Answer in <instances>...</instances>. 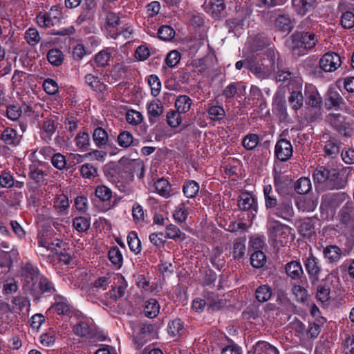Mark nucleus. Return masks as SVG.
<instances>
[{
	"label": "nucleus",
	"instance_id": "ddd939ff",
	"mask_svg": "<svg viewBox=\"0 0 354 354\" xmlns=\"http://www.w3.org/2000/svg\"><path fill=\"white\" fill-rule=\"evenodd\" d=\"M153 330V325L147 322L141 324L139 332H138L133 337L134 342L138 345V347L142 346V345L146 343L149 339H150Z\"/></svg>",
	"mask_w": 354,
	"mask_h": 354
},
{
	"label": "nucleus",
	"instance_id": "680f3d73",
	"mask_svg": "<svg viewBox=\"0 0 354 354\" xmlns=\"http://www.w3.org/2000/svg\"><path fill=\"white\" fill-rule=\"evenodd\" d=\"M209 5V11L214 16L219 15L225 8L224 0H211Z\"/></svg>",
	"mask_w": 354,
	"mask_h": 354
},
{
	"label": "nucleus",
	"instance_id": "b1692460",
	"mask_svg": "<svg viewBox=\"0 0 354 354\" xmlns=\"http://www.w3.org/2000/svg\"><path fill=\"white\" fill-rule=\"evenodd\" d=\"M118 145L123 148H128L131 146H136L138 141L134 139L132 133L128 131H123L119 133L117 139Z\"/></svg>",
	"mask_w": 354,
	"mask_h": 354
},
{
	"label": "nucleus",
	"instance_id": "37998d69",
	"mask_svg": "<svg viewBox=\"0 0 354 354\" xmlns=\"http://www.w3.org/2000/svg\"><path fill=\"white\" fill-rule=\"evenodd\" d=\"M266 261L264 253L261 250H256L250 256L251 265L256 268H262Z\"/></svg>",
	"mask_w": 354,
	"mask_h": 354
},
{
	"label": "nucleus",
	"instance_id": "aec40b11",
	"mask_svg": "<svg viewBox=\"0 0 354 354\" xmlns=\"http://www.w3.org/2000/svg\"><path fill=\"white\" fill-rule=\"evenodd\" d=\"M306 95L309 106L315 108L321 106L322 98L315 87L310 86L306 88Z\"/></svg>",
	"mask_w": 354,
	"mask_h": 354
},
{
	"label": "nucleus",
	"instance_id": "bf43d9fd",
	"mask_svg": "<svg viewBox=\"0 0 354 354\" xmlns=\"http://www.w3.org/2000/svg\"><path fill=\"white\" fill-rule=\"evenodd\" d=\"M187 210L185 207V203H182L178 205L176 209H175L173 216L174 219L180 223H182L185 221L187 218Z\"/></svg>",
	"mask_w": 354,
	"mask_h": 354
},
{
	"label": "nucleus",
	"instance_id": "1a4fd4ad",
	"mask_svg": "<svg viewBox=\"0 0 354 354\" xmlns=\"http://www.w3.org/2000/svg\"><path fill=\"white\" fill-rule=\"evenodd\" d=\"M340 65V57L335 53H327L319 60V67L325 72L335 71Z\"/></svg>",
	"mask_w": 354,
	"mask_h": 354
},
{
	"label": "nucleus",
	"instance_id": "473e14b6",
	"mask_svg": "<svg viewBox=\"0 0 354 354\" xmlns=\"http://www.w3.org/2000/svg\"><path fill=\"white\" fill-rule=\"evenodd\" d=\"M286 272L293 279H299L304 273L301 265L299 262L295 261L286 264Z\"/></svg>",
	"mask_w": 354,
	"mask_h": 354
},
{
	"label": "nucleus",
	"instance_id": "72a5a7b5",
	"mask_svg": "<svg viewBox=\"0 0 354 354\" xmlns=\"http://www.w3.org/2000/svg\"><path fill=\"white\" fill-rule=\"evenodd\" d=\"M160 306L155 299H149L145 303L144 314L149 318L156 317L159 313Z\"/></svg>",
	"mask_w": 354,
	"mask_h": 354
},
{
	"label": "nucleus",
	"instance_id": "774afa93",
	"mask_svg": "<svg viewBox=\"0 0 354 354\" xmlns=\"http://www.w3.org/2000/svg\"><path fill=\"white\" fill-rule=\"evenodd\" d=\"M343 347L345 354H354V335H346Z\"/></svg>",
	"mask_w": 354,
	"mask_h": 354
},
{
	"label": "nucleus",
	"instance_id": "f03ea898",
	"mask_svg": "<svg viewBox=\"0 0 354 354\" xmlns=\"http://www.w3.org/2000/svg\"><path fill=\"white\" fill-rule=\"evenodd\" d=\"M315 182L322 184L325 189H340L345 187L347 181L339 176V172L334 168L320 166L313 174Z\"/></svg>",
	"mask_w": 354,
	"mask_h": 354
},
{
	"label": "nucleus",
	"instance_id": "393cba45",
	"mask_svg": "<svg viewBox=\"0 0 354 354\" xmlns=\"http://www.w3.org/2000/svg\"><path fill=\"white\" fill-rule=\"evenodd\" d=\"M245 238H238L236 239L232 247V255L234 259L241 261L243 259L245 254Z\"/></svg>",
	"mask_w": 354,
	"mask_h": 354
},
{
	"label": "nucleus",
	"instance_id": "0eeeda50",
	"mask_svg": "<svg viewBox=\"0 0 354 354\" xmlns=\"http://www.w3.org/2000/svg\"><path fill=\"white\" fill-rule=\"evenodd\" d=\"M344 192L326 193L322 195L320 208L335 210L348 198Z\"/></svg>",
	"mask_w": 354,
	"mask_h": 354
},
{
	"label": "nucleus",
	"instance_id": "f704fd0d",
	"mask_svg": "<svg viewBox=\"0 0 354 354\" xmlns=\"http://www.w3.org/2000/svg\"><path fill=\"white\" fill-rule=\"evenodd\" d=\"M296 205L299 210L303 212H310L315 209L317 206V202L311 198H302L297 201Z\"/></svg>",
	"mask_w": 354,
	"mask_h": 354
},
{
	"label": "nucleus",
	"instance_id": "58836bf2",
	"mask_svg": "<svg viewBox=\"0 0 354 354\" xmlns=\"http://www.w3.org/2000/svg\"><path fill=\"white\" fill-rule=\"evenodd\" d=\"M154 185L156 192L160 196L168 198L171 195V186L167 180L160 178L155 182Z\"/></svg>",
	"mask_w": 354,
	"mask_h": 354
},
{
	"label": "nucleus",
	"instance_id": "13d9d810",
	"mask_svg": "<svg viewBox=\"0 0 354 354\" xmlns=\"http://www.w3.org/2000/svg\"><path fill=\"white\" fill-rule=\"evenodd\" d=\"M73 225L77 231L83 232L88 230L90 221L85 217L79 216L73 219Z\"/></svg>",
	"mask_w": 354,
	"mask_h": 354
},
{
	"label": "nucleus",
	"instance_id": "412c9836",
	"mask_svg": "<svg viewBox=\"0 0 354 354\" xmlns=\"http://www.w3.org/2000/svg\"><path fill=\"white\" fill-rule=\"evenodd\" d=\"M207 306L212 311L218 310L226 305V301L221 299L213 292H208L206 296Z\"/></svg>",
	"mask_w": 354,
	"mask_h": 354
},
{
	"label": "nucleus",
	"instance_id": "2eb2a0df",
	"mask_svg": "<svg viewBox=\"0 0 354 354\" xmlns=\"http://www.w3.org/2000/svg\"><path fill=\"white\" fill-rule=\"evenodd\" d=\"M0 139L4 145L12 147H17L20 142V137L17 131L9 127L2 131Z\"/></svg>",
	"mask_w": 354,
	"mask_h": 354
},
{
	"label": "nucleus",
	"instance_id": "de8ad7c7",
	"mask_svg": "<svg viewBox=\"0 0 354 354\" xmlns=\"http://www.w3.org/2000/svg\"><path fill=\"white\" fill-rule=\"evenodd\" d=\"M148 113L149 114V121L152 122L151 117L158 118L163 112V108L161 102L159 100H153L147 107Z\"/></svg>",
	"mask_w": 354,
	"mask_h": 354
},
{
	"label": "nucleus",
	"instance_id": "5fc2aeb1",
	"mask_svg": "<svg viewBox=\"0 0 354 354\" xmlns=\"http://www.w3.org/2000/svg\"><path fill=\"white\" fill-rule=\"evenodd\" d=\"M25 39L29 45L34 46L39 42L41 37L36 28H30L25 32Z\"/></svg>",
	"mask_w": 354,
	"mask_h": 354
},
{
	"label": "nucleus",
	"instance_id": "a18cd8bd",
	"mask_svg": "<svg viewBox=\"0 0 354 354\" xmlns=\"http://www.w3.org/2000/svg\"><path fill=\"white\" fill-rule=\"evenodd\" d=\"M127 242L131 252L138 254L141 250L140 241L135 232H130L127 236Z\"/></svg>",
	"mask_w": 354,
	"mask_h": 354
},
{
	"label": "nucleus",
	"instance_id": "39448f33",
	"mask_svg": "<svg viewBox=\"0 0 354 354\" xmlns=\"http://www.w3.org/2000/svg\"><path fill=\"white\" fill-rule=\"evenodd\" d=\"M73 332L75 335L86 339H97L102 341L106 337L104 335L99 334L93 322L88 319L80 320L74 326Z\"/></svg>",
	"mask_w": 354,
	"mask_h": 354
},
{
	"label": "nucleus",
	"instance_id": "423d86ee",
	"mask_svg": "<svg viewBox=\"0 0 354 354\" xmlns=\"http://www.w3.org/2000/svg\"><path fill=\"white\" fill-rule=\"evenodd\" d=\"M42 276L38 268L30 262L23 264L21 267V280L24 286L29 290L33 289Z\"/></svg>",
	"mask_w": 354,
	"mask_h": 354
},
{
	"label": "nucleus",
	"instance_id": "052dcab7",
	"mask_svg": "<svg viewBox=\"0 0 354 354\" xmlns=\"http://www.w3.org/2000/svg\"><path fill=\"white\" fill-rule=\"evenodd\" d=\"M142 120V115L139 111L131 109L129 110L126 113V120L130 124H139Z\"/></svg>",
	"mask_w": 354,
	"mask_h": 354
},
{
	"label": "nucleus",
	"instance_id": "cd10ccee",
	"mask_svg": "<svg viewBox=\"0 0 354 354\" xmlns=\"http://www.w3.org/2000/svg\"><path fill=\"white\" fill-rule=\"evenodd\" d=\"M75 143L77 149L81 151L90 150V136L86 132H80L75 138Z\"/></svg>",
	"mask_w": 354,
	"mask_h": 354
},
{
	"label": "nucleus",
	"instance_id": "7ed1b4c3",
	"mask_svg": "<svg viewBox=\"0 0 354 354\" xmlns=\"http://www.w3.org/2000/svg\"><path fill=\"white\" fill-rule=\"evenodd\" d=\"M268 57H270L269 60L270 66L265 65L262 60L257 57H251L246 59V68L254 74L256 77L260 80L268 78L272 73L274 64V53L268 49L266 50Z\"/></svg>",
	"mask_w": 354,
	"mask_h": 354
},
{
	"label": "nucleus",
	"instance_id": "4468645a",
	"mask_svg": "<svg viewBox=\"0 0 354 354\" xmlns=\"http://www.w3.org/2000/svg\"><path fill=\"white\" fill-rule=\"evenodd\" d=\"M344 104V99L339 93L335 89H330L326 95L325 105L327 109H338Z\"/></svg>",
	"mask_w": 354,
	"mask_h": 354
},
{
	"label": "nucleus",
	"instance_id": "f257e3e1",
	"mask_svg": "<svg viewBox=\"0 0 354 354\" xmlns=\"http://www.w3.org/2000/svg\"><path fill=\"white\" fill-rule=\"evenodd\" d=\"M316 26V22L310 17H308L301 22L298 30L291 36L294 50L300 47L305 50H310L315 46L318 38L315 33L310 31V29Z\"/></svg>",
	"mask_w": 354,
	"mask_h": 354
},
{
	"label": "nucleus",
	"instance_id": "79ce46f5",
	"mask_svg": "<svg viewBox=\"0 0 354 354\" xmlns=\"http://www.w3.org/2000/svg\"><path fill=\"white\" fill-rule=\"evenodd\" d=\"M47 59L51 64L59 66L64 60V55L60 50L53 48L48 52Z\"/></svg>",
	"mask_w": 354,
	"mask_h": 354
},
{
	"label": "nucleus",
	"instance_id": "2f4dec72",
	"mask_svg": "<svg viewBox=\"0 0 354 354\" xmlns=\"http://www.w3.org/2000/svg\"><path fill=\"white\" fill-rule=\"evenodd\" d=\"M199 185L194 180H189L184 183L183 192L187 198H194L199 192Z\"/></svg>",
	"mask_w": 354,
	"mask_h": 354
},
{
	"label": "nucleus",
	"instance_id": "6ab92c4d",
	"mask_svg": "<svg viewBox=\"0 0 354 354\" xmlns=\"http://www.w3.org/2000/svg\"><path fill=\"white\" fill-rule=\"evenodd\" d=\"M84 81L86 85L94 91L102 93L106 88V85L101 81V79L91 73L85 75Z\"/></svg>",
	"mask_w": 354,
	"mask_h": 354
},
{
	"label": "nucleus",
	"instance_id": "e2e57ef3",
	"mask_svg": "<svg viewBox=\"0 0 354 354\" xmlns=\"http://www.w3.org/2000/svg\"><path fill=\"white\" fill-rule=\"evenodd\" d=\"M340 22L344 28H353L354 26V14L350 11L345 12L341 17Z\"/></svg>",
	"mask_w": 354,
	"mask_h": 354
},
{
	"label": "nucleus",
	"instance_id": "8fccbe9b",
	"mask_svg": "<svg viewBox=\"0 0 354 354\" xmlns=\"http://www.w3.org/2000/svg\"><path fill=\"white\" fill-rule=\"evenodd\" d=\"M209 118L211 120L218 121L222 120L225 115L224 109L221 106H212L207 110Z\"/></svg>",
	"mask_w": 354,
	"mask_h": 354
},
{
	"label": "nucleus",
	"instance_id": "4d7b16f0",
	"mask_svg": "<svg viewBox=\"0 0 354 354\" xmlns=\"http://www.w3.org/2000/svg\"><path fill=\"white\" fill-rule=\"evenodd\" d=\"M148 84L151 87V95L154 97L159 95L161 90V82L156 75H151L148 78Z\"/></svg>",
	"mask_w": 354,
	"mask_h": 354
},
{
	"label": "nucleus",
	"instance_id": "69168bd1",
	"mask_svg": "<svg viewBox=\"0 0 354 354\" xmlns=\"http://www.w3.org/2000/svg\"><path fill=\"white\" fill-rule=\"evenodd\" d=\"M80 172L83 177L91 179L97 174L96 168L91 163H86L81 166Z\"/></svg>",
	"mask_w": 354,
	"mask_h": 354
},
{
	"label": "nucleus",
	"instance_id": "c03bdc74",
	"mask_svg": "<svg viewBox=\"0 0 354 354\" xmlns=\"http://www.w3.org/2000/svg\"><path fill=\"white\" fill-rule=\"evenodd\" d=\"M110 57L111 55L108 50H102L95 55L91 62L95 63L97 67H104L108 65Z\"/></svg>",
	"mask_w": 354,
	"mask_h": 354
},
{
	"label": "nucleus",
	"instance_id": "e433bc0d",
	"mask_svg": "<svg viewBox=\"0 0 354 354\" xmlns=\"http://www.w3.org/2000/svg\"><path fill=\"white\" fill-rule=\"evenodd\" d=\"M168 333L172 336H181L185 333L184 324L180 319H175L168 324Z\"/></svg>",
	"mask_w": 354,
	"mask_h": 354
},
{
	"label": "nucleus",
	"instance_id": "338daca9",
	"mask_svg": "<svg viewBox=\"0 0 354 354\" xmlns=\"http://www.w3.org/2000/svg\"><path fill=\"white\" fill-rule=\"evenodd\" d=\"M254 347H261L262 351L260 353L261 354H279L277 348L266 342H259Z\"/></svg>",
	"mask_w": 354,
	"mask_h": 354
},
{
	"label": "nucleus",
	"instance_id": "f8f14e48",
	"mask_svg": "<svg viewBox=\"0 0 354 354\" xmlns=\"http://www.w3.org/2000/svg\"><path fill=\"white\" fill-rule=\"evenodd\" d=\"M238 205L241 210L250 212L251 218H254L257 212V202L256 198L250 193L244 192L240 195Z\"/></svg>",
	"mask_w": 354,
	"mask_h": 354
},
{
	"label": "nucleus",
	"instance_id": "603ef678",
	"mask_svg": "<svg viewBox=\"0 0 354 354\" xmlns=\"http://www.w3.org/2000/svg\"><path fill=\"white\" fill-rule=\"evenodd\" d=\"M95 194L100 201L106 202L111 198L112 192L105 185H99L95 188Z\"/></svg>",
	"mask_w": 354,
	"mask_h": 354
},
{
	"label": "nucleus",
	"instance_id": "7c9ffc66",
	"mask_svg": "<svg viewBox=\"0 0 354 354\" xmlns=\"http://www.w3.org/2000/svg\"><path fill=\"white\" fill-rule=\"evenodd\" d=\"M272 295V288L267 284L259 286L255 290V297L258 301L263 303L268 301Z\"/></svg>",
	"mask_w": 354,
	"mask_h": 354
},
{
	"label": "nucleus",
	"instance_id": "ea45409f",
	"mask_svg": "<svg viewBox=\"0 0 354 354\" xmlns=\"http://www.w3.org/2000/svg\"><path fill=\"white\" fill-rule=\"evenodd\" d=\"M295 189L299 194H306L311 189V182L308 178L302 177L297 180L295 184Z\"/></svg>",
	"mask_w": 354,
	"mask_h": 354
},
{
	"label": "nucleus",
	"instance_id": "c9c22d12",
	"mask_svg": "<svg viewBox=\"0 0 354 354\" xmlns=\"http://www.w3.org/2000/svg\"><path fill=\"white\" fill-rule=\"evenodd\" d=\"M192 104V100L187 95H179L175 102V106L178 112L187 113Z\"/></svg>",
	"mask_w": 354,
	"mask_h": 354
},
{
	"label": "nucleus",
	"instance_id": "20e7f679",
	"mask_svg": "<svg viewBox=\"0 0 354 354\" xmlns=\"http://www.w3.org/2000/svg\"><path fill=\"white\" fill-rule=\"evenodd\" d=\"M270 239L276 246H283L288 241L290 228L279 221L269 220L268 224Z\"/></svg>",
	"mask_w": 354,
	"mask_h": 354
},
{
	"label": "nucleus",
	"instance_id": "4be33fe9",
	"mask_svg": "<svg viewBox=\"0 0 354 354\" xmlns=\"http://www.w3.org/2000/svg\"><path fill=\"white\" fill-rule=\"evenodd\" d=\"M277 205L274 213L277 216L285 219L293 215L294 211L290 200H284Z\"/></svg>",
	"mask_w": 354,
	"mask_h": 354
},
{
	"label": "nucleus",
	"instance_id": "c85d7f7f",
	"mask_svg": "<svg viewBox=\"0 0 354 354\" xmlns=\"http://www.w3.org/2000/svg\"><path fill=\"white\" fill-rule=\"evenodd\" d=\"M93 140L98 148H102L108 143V133L102 127L95 128L93 132Z\"/></svg>",
	"mask_w": 354,
	"mask_h": 354
},
{
	"label": "nucleus",
	"instance_id": "a878e982",
	"mask_svg": "<svg viewBox=\"0 0 354 354\" xmlns=\"http://www.w3.org/2000/svg\"><path fill=\"white\" fill-rule=\"evenodd\" d=\"M263 196L265 199V205L267 209H273L277 207V199L272 190L271 185H266L263 187Z\"/></svg>",
	"mask_w": 354,
	"mask_h": 354
},
{
	"label": "nucleus",
	"instance_id": "9b49d317",
	"mask_svg": "<svg viewBox=\"0 0 354 354\" xmlns=\"http://www.w3.org/2000/svg\"><path fill=\"white\" fill-rule=\"evenodd\" d=\"M306 270L309 275L310 279L313 282H316L319 280V274L322 270V266L319 260L315 257L312 252L304 261Z\"/></svg>",
	"mask_w": 354,
	"mask_h": 354
},
{
	"label": "nucleus",
	"instance_id": "6e6552de",
	"mask_svg": "<svg viewBox=\"0 0 354 354\" xmlns=\"http://www.w3.org/2000/svg\"><path fill=\"white\" fill-rule=\"evenodd\" d=\"M30 291L35 299H38L39 295H51L54 294L56 292V288L52 281L43 275Z\"/></svg>",
	"mask_w": 354,
	"mask_h": 354
},
{
	"label": "nucleus",
	"instance_id": "c756f323",
	"mask_svg": "<svg viewBox=\"0 0 354 354\" xmlns=\"http://www.w3.org/2000/svg\"><path fill=\"white\" fill-rule=\"evenodd\" d=\"M324 255L330 263L338 261L342 256L341 249L336 245H328L323 250Z\"/></svg>",
	"mask_w": 354,
	"mask_h": 354
},
{
	"label": "nucleus",
	"instance_id": "9d476101",
	"mask_svg": "<svg viewBox=\"0 0 354 354\" xmlns=\"http://www.w3.org/2000/svg\"><path fill=\"white\" fill-rule=\"evenodd\" d=\"M293 149L290 142L286 139H280L276 143L274 155L281 162H286L292 156Z\"/></svg>",
	"mask_w": 354,
	"mask_h": 354
},
{
	"label": "nucleus",
	"instance_id": "a211bd4d",
	"mask_svg": "<svg viewBox=\"0 0 354 354\" xmlns=\"http://www.w3.org/2000/svg\"><path fill=\"white\" fill-rule=\"evenodd\" d=\"M248 99L249 104L253 106H259L261 109L266 107L265 99L261 90L257 86L252 85L251 86Z\"/></svg>",
	"mask_w": 354,
	"mask_h": 354
},
{
	"label": "nucleus",
	"instance_id": "3c124183",
	"mask_svg": "<svg viewBox=\"0 0 354 354\" xmlns=\"http://www.w3.org/2000/svg\"><path fill=\"white\" fill-rule=\"evenodd\" d=\"M330 287L326 281L320 284L317 288V298L319 301L324 303L328 301L330 298Z\"/></svg>",
	"mask_w": 354,
	"mask_h": 354
},
{
	"label": "nucleus",
	"instance_id": "49530a36",
	"mask_svg": "<svg viewBox=\"0 0 354 354\" xmlns=\"http://www.w3.org/2000/svg\"><path fill=\"white\" fill-rule=\"evenodd\" d=\"M109 258L111 262L117 268H120L122 265V255L117 246L111 247L109 251Z\"/></svg>",
	"mask_w": 354,
	"mask_h": 354
},
{
	"label": "nucleus",
	"instance_id": "f3484780",
	"mask_svg": "<svg viewBox=\"0 0 354 354\" xmlns=\"http://www.w3.org/2000/svg\"><path fill=\"white\" fill-rule=\"evenodd\" d=\"M54 299L55 303L52 308H55L58 315H68L72 311V307L66 297L56 295Z\"/></svg>",
	"mask_w": 354,
	"mask_h": 354
},
{
	"label": "nucleus",
	"instance_id": "6e6d98bb",
	"mask_svg": "<svg viewBox=\"0 0 354 354\" xmlns=\"http://www.w3.org/2000/svg\"><path fill=\"white\" fill-rule=\"evenodd\" d=\"M175 31L170 26H162L158 30V37L164 41H170L175 36Z\"/></svg>",
	"mask_w": 354,
	"mask_h": 354
},
{
	"label": "nucleus",
	"instance_id": "4c0bfd02",
	"mask_svg": "<svg viewBox=\"0 0 354 354\" xmlns=\"http://www.w3.org/2000/svg\"><path fill=\"white\" fill-rule=\"evenodd\" d=\"M288 102L292 109L297 111L304 104V97L301 91H292L288 97Z\"/></svg>",
	"mask_w": 354,
	"mask_h": 354
},
{
	"label": "nucleus",
	"instance_id": "a19ab883",
	"mask_svg": "<svg viewBox=\"0 0 354 354\" xmlns=\"http://www.w3.org/2000/svg\"><path fill=\"white\" fill-rule=\"evenodd\" d=\"M259 142V137L255 133H248L244 136L242 145L246 150H253Z\"/></svg>",
	"mask_w": 354,
	"mask_h": 354
},
{
	"label": "nucleus",
	"instance_id": "864d4df0",
	"mask_svg": "<svg viewBox=\"0 0 354 354\" xmlns=\"http://www.w3.org/2000/svg\"><path fill=\"white\" fill-rule=\"evenodd\" d=\"M339 143L335 138H330L324 146V152L328 156H336L339 151Z\"/></svg>",
	"mask_w": 354,
	"mask_h": 354
},
{
	"label": "nucleus",
	"instance_id": "dca6fc26",
	"mask_svg": "<svg viewBox=\"0 0 354 354\" xmlns=\"http://www.w3.org/2000/svg\"><path fill=\"white\" fill-rule=\"evenodd\" d=\"M316 5V0H292V6L295 11L301 16L313 10Z\"/></svg>",
	"mask_w": 354,
	"mask_h": 354
},
{
	"label": "nucleus",
	"instance_id": "bb28decb",
	"mask_svg": "<svg viewBox=\"0 0 354 354\" xmlns=\"http://www.w3.org/2000/svg\"><path fill=\"white\" fill-rule=\"evenodd\" d=\"M56 130V126L54 120L50 118H46L43 122L41 138L46 142H48L52 139V136Z\"/></svg>",
	"mask_w": 354,
	"mask_h": 354
},
{
	"label": "nucleus",
	"instance_id": "09e8293b",
	"mask_svg": "<svg viewBox=\"0 0 354 354\" xmlns=\"http://www.w3.org/2000/svg\"><path fill=\"white\" fill-rule=\"evenodd\" d=\"M68 206L69 201L66 195L59 194L55 198L53 207L59 213H62L66 210Z\"/></svg>",
	"mask_w": 354,
	"mask_h": 354
},
{
	"label": "nucleus",
	"instance_id": "0e129e2a",
	"mask_svg": "<svg viewBox=\"0 0 354 354\" xmlns=\"http://www.w3.org/2000/svg\"><path fill=\"white\" fill-rule=\"evenodd\" d=\"M12 303L14 304L15 308L19 311H22L26 307L30 305L29 299L24 296L13 297Z\"/></svg>",
	"mask_w": 354,
	"mask_h": 354
},
{
	"label": "nucleus",
	"instance_id": "5701e85b",
	"mask_svg": "<svg viewBox=\"0 0 354 354\" xmlns=\"http://www.w3.org/2000/svg\"><path fill=\"white\" fill-rule=\"evenodd\" d=\"M275 26L282 32H290L294 27V24L289 15H281L276 19Z\"/></svg>",
	"mask_w": 354,
	"mask_h": 354
}]
</instances>
